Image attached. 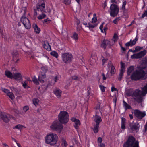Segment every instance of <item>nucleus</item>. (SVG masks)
Listing matches in <instances>:
<instances>
[{"label": "nucleus", "mask_w": 147, "mask_h": 147, "mask_svg": "<svg viewBox=\"0 0 147 147\" xmlns=\"http://www.w3.org/2000/svg\"><path fill=\"white\" fill-rule=\"evenodd\" d=\"M45 4L42 3L36 6V8L34 9V16H36L38 14V19L40 20L46 17L45 14L47 12L45 10Z\"/></svg>", "instance_id": "f257e3e1"}, {"label": "nucleus", "mask_w": 147, "mask_h": 147, "mask_svg": "<svg viewBox=\"0 0 147 147\" xmlns=\"http://www.w3.org/2000/svg\"><path fill=\"white\" fill-rule=\"evenodd\" d=\"M123 147H139V142L133 136L129 135L124 143Z\"/></svg>", "instance_id": "f03ea898"}, {"label": "nucleus", "mask_w": 147, "mask_h": 147, "mask_svg": "<svg viewBox=\"0 0 147 147\" xmlns=\"http://www.w3.org/2000/svg\"><path fill=\"white\" fill-rule=\"evenodd\" d=\"M58 139V136L57 134L51 133L46 135L45 140L47 144L53 146L57 143Z\"/></svg>", "instance_id": "7ed1b4c3"}, {"label": "nucleus", "mask_w": 147, "mask_h": 147, "mask_svg": "<svg viewBox=\"0 0 147 147\" xmlns=\"http://www.w3.org/2000/svg\"><path fill=\"white\" fill-rule=\"evenodd\" d=\"M144 73V71L141 70H139L137 69L132 73L130 76V78L133 81L139 80L144 77L145 75Z\"/></svg>", "instance_id": "20e7f679"}, {"label": "nucleus", "mask_w": 147, "mask_h": 147, "mask_svg": "<svg viewBox=\"0 0 147 147\" xmlns=\"http://www.w3.org/2000/svg\"><path fill=\"white\" fill-rule=\"evenodd\" d=\"M69 116L67 112L61 111L58 115V119L59 122L63 124H66L69 120Z\"/></svg>", "instance_id": "39448f33"}, {"label": "nucleus", "mask_w": 147, "mask_h": 147, "mask_svg": "<svg viewBox=\"0 0 147 147\" xmlns=\"http://www.w3.org/2000/svg\"><path fill=\"white\" fill-rule=\"evenodd\" d=\"M61 57L63 61L65 64H69L71 63L73 59L72 54L69 52L62 53Z\"/></svg>", "instance_id": "423d86ee"}, {"label": "nucleus", "mask_w": 147, "mask_h": 147, "mask_svg": "<svg viewBox=\"0 0 147 147\" xmlns=\"http://www.w3.org/2000/svg\"><path fill=\"white\" fill-rule=\"evenodd\" d=\"M119 11V7L117 5L114 3L111 5L110 7L109 13L111 17H115L118 14Z\"/></svg>", "instance_id": "0eeeda50"}, {"label": "nucleus", "mask_w": 147, "mask_h": 147, "mask_svg": "<svg viewBox=\"0 0 147 147\" xmlns=\"http://www.w3.org/2000/svg\"><path fill=\"white\" fill-rule=\"evenodd\" d=\"M51 129L57 131L59 133L61 132L63 128V126L59 121L56 120L53 122L50 126Z\"/></svg>", "instance_id": "6e6552de"}, {"label": "nucleus", "mask_w": 147, "mask_h": 147, "mask_svg": "<svg viewBox=\"0 0 147 147\" xmlns=\"http://www.w3.org/2000/svg\"><path fill=\"white\" fill-rule=\"evenodd\" d=\"M0 117L5 123L8 122L10 119H13L14 118L12 115L9 114L2 112L0 114Z\"/></svg>", "instance_id": "1a4fd4ad"}, {"label": "nucleus", "mask_w": 147, "mask_h": 147, "mask_svg": "<svg viewBox=\"0 0 147 147\" xmlns=\"http://www.w3.org/2000/svg\"><path fill=\"white\" fill-rule=\"evenodd\" d=\"M20 21L26 29H29L31 28V25L30 21L26 17L22 16L21 18Z\"/></svg>", "instance_id": "9d476101"}, {"label": "nucleus", "mask_w": 147, "mask_h": 147, "mask_svg": "<svg viewBox=\"0 0 147 147\" xmlns=\"http://www.w3.org/2000/svg\"><path fill=\"white\" fill-rule=\"evenodd\" d=\"M147 53V51L144 49L142 51L139 52L137 53L131 55L132 59H140L144 57Z\"/></svg>", "instance_id": "9b49d317"}, {"label": "nucleus", "mask_w": 147, "mask_h": 147, "mask_svg": "<svg viewBox=\"0 0 147 147\" xmlns=\"http://www.w3.org/2000/svg\"><path fill=\"white\" fill-rule=\"evenodd\" d=\"M134 114L138 119L140 120L142 119L146 115L145 111L142 112L138 109L134 110Z\"/></svg>", "instance_id": "f8f14e48"}, {"label": "nucleus", "mask_w": 147, "mask_h": 147, "mask_svg": "<svg viewBox=\"0 0 147 147\" xmlns=\"http://www.w3.org/2000/svg\"><path fill=\"white\" fill-rule=\"evenodd\" d=\"M127 3L126 1H123L122 2V6L120 7V10H122L123 15L126 17L128 16V9L125 8Z\"/></svg>", "instance_id": "ddd939ff"}, {"label": "nucleus", "mask_w": 147, "mask_h": 147, "mask_svg": "<svg viewBox=\"0 0 147 147\" xmlns=\"http://www.w3.org/2000/svg\"><path fill=\"white\" fill-rule=\"evenodd\" d=\"M111 46V42L107 40H104L102 42L101 47L105 49L107 47L110 48Z\"/></svg>", "instance_id": "4468645a"}, {"label": "nucleus", "mask_w": 147, "mask_h": 147, "mask_svg": "<svg viewBox=\"0 0 147 147\" xmlns=\"http://www.w3.org/2000/svg\"><path fill=\"white\" fill-rule=\"evenodd\" d=\"M71 120L74 122L75 125L74 126L75 128L77 129H78L80 125V120L74 117L71 118Z\"/></svg>", "instance_id": "2eb2a0df"}, {"label": "nucleus", "mask_w": 147, "mask_h": 147, "mask_svg": "<svg viewBox=\"0 0 147 147\" xmlns=\"http://www.w3.org/2000/svg\"><path fill=\"white\" fill-rule=\"evenodd\" d=\"M140 127L139 123L136 122L134 123L133 125H131L130 127L131 129L133 131H138Z\"/></svg>", "instance_id": "dca6fc26"}, {"label": "nucleus", "mask_w": 147, "mask_h": 147, "mask_svg": "<svg viewBox=\"0 0 147 147\" xmlns=\"http://www.w3.org/2000/svg\"><path fill=\"white\" fill-rule=\"evenodd\" d=\"M46 76L45 72L41 71L38 76V80L41 82H44V79L45 78Z\"/></svg>", "instance_id": "f3484780"}, {"label": "nucleus", "mask_w": 147, "mask_h": 147, "mask_svg": "<svg viewBox=\"0 0 147 147\" xmlns=\"http://www.w3.org/2000/svg\"><path fill=\"white\" fill-rule=\"evenodd\" d=\"M93 117L94 121L96 123V124L99 125L100 123L102 121L101 117L99 115H95Z\"/></svg>", "instance_id": "a211bd4d"}, {"label": "nucleus", "mask_w": 147, "mask_h": 147, "mask_svg": "<svg viewBox=\"0 0 147 147\" xmlns=\"http://www.w3.org/2000/svg\"><path fill=\"white\" fill-rule=\"evenodd\" d=\"M91 90V88L90 87H88L87 88V93L86 95V99H85V101L86 102L88 103L89 99L90 96L92 95V94H91L90 92V90Z\"/></svg>", "instance_id": "6ab92c4d"}, {"label": "nucleus", "mask_w": 147, "mask_h": 147, "mask_svg": "<svg viewBox=\"0 0 147 147\" xmlns=\"http://www.w3.org/2000/svg\"><path fill=\"white\" fill-rule=\"evenodd\" d=\"M109 66V67L111 68L110 73L112 75L115 74L116 72V69L115 67L111 63H109L108 64L107 66Z\"/></svg>", "instance_id": "aec40b11"}, {"label": "nucleus", "mask_w": 147, "mask_h": 147, "mask_svg": "<svg viewBox=\"0 0 147 147\" xmlns=\"http://www.w3.org/2000/svg\"><path fill=\"white\" fill-rule=\"evenodd\" d=\"M13 78L20 81L22 78V76L20 73H15L13 75Z\"/></svg>", "instance_id": "412c9836"}, {"label": "nucleus", "mask_w": 147, "mask_h": 147, "mask_svg": "<svg viewBox=\"0 0 147 147\" xmlns=\"http://www.w3.org/2000/svg\"><path fill=\"white\" fill-rule=\"evenodd\" d=\"M54 93L56 95L57 97L58 98L60 97L61 93L62 92L59 89L56 88L54 90Z\"/></svg>", "instance_id": "4be33fe9"}, {"label": "nucleus", "mask_w": 147, "mask_h": 147, "mask_svg": "<svg viewBox=\"0 0 147 147\" xmlns=\"http://www.w3.org/2000/svg\"><path fill=\"white\" fill-rule=\"evenodd\" d=\"M33 28L34 32L37 34H39L40 31V28L38 27L36 24H34L33 25Z\"/></svg>", "instance_id": "5701e85b"}, {"label": "nucleus", "mask_w": 147, "mask_h": 147, "mask_svg": "<svg viewBox=\"0 0 147 147\" xmlns=\"http://www.w3.org/2000/svg\"><path fill=\"white\" fill-rule=\"evenodd\" d=\"M141 92L140 90L138 89H136L133 93V97H135V98L140 96L141 95L140 94V92Z\"/></svg>", "instance_id": "b1692460"}, {"label": "nucleus", "mask_w": 147, "mask_h": 147, "mask_svg": "<svg viewBox=\"0 0 147 147\" xmlns=\"http://www.w3.org/2000/svg\"><path fill=\"white\" fill-rule=\"evenodd\" d=\"M134 100L138 103H140L143 101V97L141 95L134 98Z\"/></svg>", "instance_id": "393cba45"}, {"label": "nucleus", "mask_w": 147, "mask_h": 147, "mask_svg": "<svg viewBox=\"0 0 147 147\" xmlns=\"http://www.w3.org/2000/svg\"><path fill=\"white\" fill-rule=\"evenodd\" d=\"M5 75L9 78L11 79L13 78V75L9 71H5Z\"/></svg>", "instance_id": "a878e982"}, {"label": "nucleus", "mask_w": 147, "mask_h": 147, "mask_svg": "<svg viewBox=\"0 0 147 147\" xmlns=\"http://www.w3.org/2000/svg\"><path fill=\"white\" fill-rule=\"evenodd\" d=\"M142 91L141 92L142 95L144 96L147 94V87L146 85L144 87L142 88Z\"/></svg>", "instance_id": "bb28decb"}, {"label": "nucleus", "mask_w": 147, "mask_h": 147, "mask_svg": "<svg viewBox=\"0 0 147 147\" xmlns=\"http://www.w3.org/2000/svg\"><path fill=\"white\" fill-rule=\"evenodd\" d=\"M123 106L125 107L126 110H127L128 109H132L131 107L129 104H128L124 100H123Z\"/></svg>", "instance_id": "cd10ccee"}, {"label": "nucleus", "mask_w": 147, "mask_h": 147, "mask_svg": "<svg viewBox=\"0 0 147 147\" xmlns=\"http://www.w3.org/2000/svg\"><path fill=\"white\" fill-rule=\"evenodd\" d=\"M43 47L45 49L48 51L51 50V46L48 42L45 43L43 44Z\"/></svg>", "instance_id": "c85d7f7f"}, {"label": "nucleus", "mask_w": 147, "mask_h": 147, "mask_svg": "<svg viewBox=\"0 0 147 147\" xmlns=\"http://www.w3.org/2000/svg\"><path fill=\"white\" fill-rule=\"evenodd\" d=\"M134 69V67L133 66H130L128 68L127 73L128 76H129L131 75V74L132 72L133 71Z\"/></svg>", "instance_id": "c756f323"}, {"label": "nucleus", "mask_w": 147, "mask_h": 147, "mask_svg": "<svg viewBox=\"0 0 147 147\" xmlns=\"http://www.w3.org/2000/svg\"><path fill=\"white\" fill-rule=\"evenodd\" d=\"M26 128V127L21 124H18L15 126L13 128V129H16L21 131V130L23 128Z\"/></svg>", "instance_id": "7c9ffc66"}, {"label": "nucleus", "mask_w": 147, "mask_h": 147, "mask_svg": "<svg viewBox=\"0 0 147 147\" xmlns=\"http://www.w3.org/2000/svg\"><path fill=\"white\" fill-rule=\"evenodd\" d=\"M99 128V124H96L94 125L93 131L95 133H97L98 132Z\"/></svg>", "instance_id": "2f4dec72"}, {"label": "nucleus", "mask_w": 147, "mask_h": 147, "mask_svg": "<svg viewBox=\"0 0 147 147\" xmlns=\"http://www.w3.org/2000/svg\"><path fill=\"white\" fill-rule=\"evenodd\" d=\"M146 67V65L145 66H139L138 67V69L139 70H141L144 72V74L145 75H146V72L144 70V69H145Z\"/></svg>", "instance_id": "473e14b6"}, {"label": "nucleus", "mask_w": 147, "mask_h": 147, "mask_svg": "<svg viewBox=\"0 0 147 147\" xmlns=\"http://www.w3.org/2000/svg\"><path fill=\"white\" fill-rule=\"evenodd\" d=\"M96 26V24L92 25L90 23H89L88 24V25L87 26V27H88L90 30L92 31V29L94 28L95 26Z\"/></svg>", "instance_id": "72a5a7b5"}, {"label": "nucleus", "mask_w": 147, "mask_h": 147, "mask_svg": "<svg viewBox=\"0 0 147 147\" xmlns=\"http://www.w3.org/2000/svg\"><path fill=\"white\" fill-rule=\"evenodd\" d=\"M96 61L95 59H92V60L91 59V61L90 62V65L92 67L96 65Z\"/></svg>", "instance_id": "f704fd0d"}, {"label": "nucleus", "mask_w": 147, "mask_h": 147, "mask_svg": "<svg viewBox=\"0 0 147 147\" xmlns=\"http://www.w3.org/2000/svg\"><path fill=\"white\" fill-rule=\"evenodd\" d=\"M121 19V18L120 17H117L113 21V22L116 24H117L118 22Z\"/></svg>", "instance_id": "c9c22d12"}, {"label": "nucleus", "mask_w": 147, "mask_h": 147, "mask_svg": "<svg viewBox=\"0 0 147 147\" xmlns=\"http://www.w3.org/2000/svg\"><path fill=\"white\" fill-rule=\"evenodd\" d=\"M50 54L51 55L55 57L56 58H57L58 57V54L55 51H53L51 52Z\"/></svg>", "instance_id": "e433bc0d"}, {"label": "nucleus", "mask_w": 147, "mask_h": 147, "mask_svg": "<svg viewBox=\"0 0 147 147\" xmlns=\"http://www.w3.org/2000/svg\"><path fill=\"white\" fill-rule=\"evenodd\" d=\"M11 100L15 98L14 96L13 93L11 92H9L7 94Z\"/></svg>", "instance_id": "4c0bfd02"}, {"label": "nucleus", "mask_w": 147, "mask_h": 147, "mask_svg": "<svg viewBox=\"0 0 147 147\" xmlns=\"http://www.w3.org/2000/svg\"><path fill=\"white\" fill-rule=\"evenodd\" d=\"M18 56L16 55H13V61L15 62V63H17L19 61V59L18 58Z\"/></svg>", "instance_id": "58836bf2"}, {"label": "nucleus", "mask_w": 147, "mask_h": 147, "mask_svg": "<svg viewBox=\"0 0 147 147\" xmlns=\"http://www.w3.org/2000/svg\"><path fill=\"white\" fill-rule=\"evenodd\" d=\"M97 21L96 15L95 13H94L93 14V18L92 19V22L95 23Z\"/></svg>", "instance_id": "ea45409f"}, {"label": "nucleus", "mask_w": 147, "mask_h": 147, "mask_svg": "<svg viewBox=\"0 0 147 147\" xmlns=\"http://www.w3.org/2000/svg\"><path fill=\"white\" fill-rule=\"evenodd\" d=\"M143 49V47H140L139 46H137L135 47V51H136V52L139 51Z\"/></svg>", "instance_id": "a19ab883"}, {"label": "nucleus", "mask_w": 147, "mask_h": 147, "mask_svg": "<svg viewBox=\"0 0 147 147\" xmlns=\"http://www.w3.org/2000/svg\"><path fill=\"white\" fill-rule=\"evenodd\" d=\"M61 145L63 147H66L67 146V144L65 140L64 139L62 140Z\"/></svg>", "instance_id": "79ce46f5"}, {"label": "nucleus", "mask_w": 147, "mask_h": 147, "mask_svg": "<svg viewBox=\"0 0 147 147\" xmlns=\"http://www.w3.org/2000/svg\"><path fill=\"white\" fill-rule=\"evenodd\" d=\"M99 87L100 88L101 91L103 93L105 92V87L103 85L100 84L99 85Z\"/></svg>", "instance_id": "37998d69"}, {"label": "nucleus", "mask_w": 147, "mask_h": 147, "mask_svg": "<svg viewBox=\"0 0 147 147\" xmlns=\"http://www.w3.org/2000/svg\"><path fill=\"white\" fill-rule=\"evenodd\" d=\"M39 102V100L37 98H35V99H33V103L35 106H36V105H38V103Z\"/></svg>", "instance_id": "c03bdc74"}, {"label": "nucleus", "mask_w": 147, "mask_h": 147, "mask_svg": "<svg viewBox=\"0 0 147 147\" xmlns=\"http://www.w3.org/2000/svg\"><path fill=\"white\" fill-rule=\"evenodd\" d=\"M32 81L36 85H38L39 83L38 82L37 79L35 77L32 79Z\"/></svg>", "instance_id": "a18cd8bd"}, {"label": "nucleus", "mask_w": 147, "mask_h": 147, "mask_svg": "<svg viewBox=\"0 0 147 147\" xmlns=\"http://www.w3.org/2000/svg\"><path fill=\"white\" fill-rule=\"evenodd\" d=\"M97 141L98 142V144L99 146H100V144H103L102 143V139L101 137H99L98 138Z\"/></svg>", "instance_id": "49530a36"}, {"label": "nucleus", "mask_w": 147, "mask_h": 147, "mask_svg": "<svg viewBox=\"0 0 147 147\" xmlns=\"http://www.w3.org/2000/svg\"><path fill=\"white\" fill-rule=\"evenodd\" d=\"M138 40V39L137 38V36H136L134 39L132 41L131 40L132 45L133 46L134 45L136 44V42Z\"/></svg>", "instance_id": "de8ad7c7"}, {"label": "nucleus", "mask_w": 147, "mask_h": 147, "mask_svg": "<svg viewBox=\"0 0 147 147\" xmlns=\"http://www.w3.org/2000/svg\"><path fill=\"white\" fill-rule=\"evenodd\" d=\"M41 70L43 71L42 72H45V74L47 70V67L43 66L41 67Z\"/></svg>", "instance_id": "09e8293b"}, {"label": "nucleus", "mask_w": 147, "mask_h": 147, "mask_svg": "<svg viewBox=\"0 0 147 147\" xmlns=\"http://www.w3.org/2000/svg\"><path fill=\"white\" fill-rule=\"evenodd\" d=\"M95 115H99V114L100 113L101 115L102 114V112L100 109L95 110Z\"/></svg>", "instance_id": "8fccbe9b"}, {"label": "nucleus", "mask_w": 147, "mask_h": 147, "mask_svg": "<svg viewBox=\"0 0 147 147\" xmlns=\"http://www.w3.org/2000/svg\"><path fill=\"white\" fill-rule=\"evenodd\" d=\"M121 69H123V70L125 71V64L124 63H123L122 62H121Z\"/></svg>", "instance_id": "3c124183"}, {"label": "nucleus", "mask_w": 147, "mask_h": 147, "mask_svg": "<svg viewBox=\"0 0 147 147\" xmlns=\"http://www.w3.org/2000/svg\"><path fill=\"white\" fill-rule=\"evenodd\" d=\"M125 45L126 47H129V46H131L132 47L133 46V45H132L131 43V39L130 41L127 43L125 44Z\"/></svg>", "instance_id": "603ef678"}, {"label": "nucleus", "mask_w": 147, "mask_h": 147, "mask_svg": "<svg viewBox=\"0 0 147 147\" xmlns=\"http://www.w3.org/2000/svg\"><path fill=\"white\" fill-rule=\"evenodd\" d=\"M145 17H147V11L145 10L143 12V13L142 14L141 18H144Z\"/></svg>", "instance_id": "864d4df0"}, {"label": "nucleus", "mask_w": 147, "mask_h": 147, "mask_svg": "<svg viewBox=\"0 0 147 147\" xmlns=\"http://www.w3.org/2000/svg\"><path fill=\"white\" fill-rule=\"evenodd\" d=\"M72 38L76 40H77L78 38V36L77 34L75 32L74 33Z\"/></svg>", "instance_id": "5fc2aeb1"}, {"label": "nucleus", "mask_w": 147, "mask_h": 147, "mask_svg": "<svg viewBox=\"0 0 147 147\" xmlns=\"http://www.w3.org/2000/svg\"><path fill=\"white\" fill-rule=\"evenodd\" d=\"M51 21V20H50L49 18H47V19L44 20H43V23H46L47 24H48V23H49Z\"/></svg>", "instance_id": "6e6d98bb"}, {"label": "nucleus", "mask_w": 147, "mask_h": 147, "mask_svg": "<svg viewBox=\"0 0 147 147\" xmlns=\"http://www.w3.org/2000/svg\"><path fill=\"white\" fill-rule=\"evenodd\" d=\"M23 86L25 88H28L29 87L27 85L25 82H22Z\"/></svg>", "instance_id": "4d7b16f0"}, {"label": "nucleus", "mask_w": 147, "mask_h": 147, "mask_svg": "<svg viewBox=\"0 0 147 147\" xmlns=\"http://www.w3.org/2000/svg\"><path fill=\"white\" fill-rule=\"evenodd\" d=\"M2 90L5 93H6L7 94L9 92V90L8 89L4 88H2Z\"/></svg>", "instance_id": "13d9d810"}, {"label": "nucleus", "mask_w": 147, "mask_h": 147, "mask_svg": "<svg viewBox=\"0 0 147 147\" xmlns=\"http://www.w3.org/2000/svg\"><path fill=\"white\" fill-rule=\"evenodd\" d=\"M77 29L78 31L80 32L82 30V26L79 25V26H77Z\"/></svg>", "instance_id": "bf43d9fd"}, {"label": "nucleus", "mask_w": 147, "mask_h": 147, "mask_svg": "<svg viewBox=\"0 0 147 147\" xmlns=\"http://www.w3.org/2000/svg\"><path fill=\"white\" fill-rule=\"evenodd\" d=\"M147 131V121H146L144 127V130L143 131L144 133H145Z\"/></svg>", "instance_id": "052dcab7"}, {"label": "nucleus", "mask_w": 147, "mask_h": 147, "mask_svg": "<svg viewBox=\"0 0 147 147\" xmlns=\"http://www.w3.org/2000/svg\"><path fill=\"white\" fill-rule=\"evenodd\" d=\"M28 109L29 107L28 106H25L23 108V110L25 112H26Z\"/></svg>", "instance_id": "680f3d73"}, {"label": "nucleus", "mask_w": 147, "mask_h": 147, "mask_svg": "<svg viewBox=\"0 0 147 147\" xmlns=\"http://www.w3.org/2000/svg\"><path fill=\"white\" fill-rule=\"evenodd\" d=\"M64 3L67 5H69L70 3V0H64Z\"/></svg>", "instance_id": "e2e57ef3"}, {"label": "nucleus", "mask_w": 147, "mask_h": 147, "mask_svg": "<svg viewBox=\"0 0 147 147\" xmlns=\"http://www.w3.org/2000/svg\"><path fill=\"white\" fill-rule=\"evenodd\" d=\"M124 71L123 69H121L119 75L123 76Z\"/></svg>", "instance_id": "0e129e2a"}, {"label": "nucleus", "mask_w": 147, "mask_h": 147, "mask_svg": "<svg viewBox=\"0 0 147 147\" xmlns=\"http://www.w3.org/2000/svg\"><path fill=\"white\" fill-rule=\"evenodd\" d=\"M126 119L124 117L121 118V123H125Z\"/></svg>", "instance_id": "69168bd1"}, {"label": "nucleus", "mask_w": 147, "mask_h": 147, "mask_svg": "<svg viewBox=\"0 0 147 147\" xmlns=\"http://www.w3.org/2000/svg\"><path fill=\"white\" fill-rule=\"evenodd\" d=\"M119 45L121 47V49L122 51H123L124 52L126 50V49L122 46V45L121 44H119Z\"/></svg>", "instance_id": "338daca9"}, {"label": "nucleus", "mask_w": 147, "mask_h": 147, "mask_svg": "<svg viewBox=\"0 0 147 147\" xmlns=\"http://www.w3.org/2000/svg\"><path fill=\"white\" fill-rule=\"evenodd\" d=\"M125 123H121V128L123 130L125 129L126 128Z\"/></svg>", "instance_id": "774afa93"}]
</instances>
